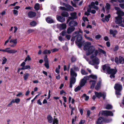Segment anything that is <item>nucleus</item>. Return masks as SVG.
Returning <instances> with one entry per match:
<instances>
[{
	"label": "nucleus",
	"instance_id": "30",
	"mask_svg": "<svg viewBox=\"0 0 124 124\" xmlns=\"http://www.w3.org/2000/svg\"><path fill=\"white\" fill-rule=\"evenodd\" d=\"M91 8H93L97 11H98V10L99 9L98 7L94 5V2H92L91 4Z\"/></svg>",
	"mask_w": 124,
	"mask_h": 124
},
{
	"label": "nucleus",
	"instance_id": "34",
	"mask_svg": "<svg viewBox=\"0 0 124 124\" xmlns=\"http://www.w3.org/2000/svg\"><path fill=\"white\" fill-rule=\"evenodd\" d=\"M101 81H99L97 83V85L95 88V89L96 90H98L99 89L101 85Z\"/></svg>",
	"mask_w": 124,
	"mask_h": 124
},
{
	"label": "nucleus",
	"instance_id": "10",
	"mask_svg": "<svg viewBox=\"0 0 124 124\" xmlns=\"http://www.w3.org/2000/svg\"><path fill=\"white\" fill-rule=\"evenodd\" d=\"M60 4L61 5H62L65 6L66 8L67 11H73L74 10V8L69 5L64 3H63L62 4L61 3Z\"/></svg>",
	"mask_w": 124,
	"mask_h": 124
},
{
	"label": "nucleus",
	"instance_id": "3",
	"mask_svg": "<svg viewBox=\"0 0 124 124\" xmlns=\"http://www.w3.org/2000/svg\"><path fill=\"white\" fill-rule=\"evenodd\" d=\"M82 39V36L81 35H78L77 37L75 42L76 45L80 47H81L83 43L85 42L84 41L82 42L81 40Z\"/></svg>",
	"mask_w": 124,
	"mask_h": 124
},
{
	"label": "nucleus",
	"instance_id": "18",
	"mask_svg": "<svg viewBox=\"0 0 124 124\" xmlns=\"http://www.w3.org/2000/svg\"><path fill=\"white\" fill-rule=\"evenodd\" d=\"M70 75L71 77H77V74L74 71L73 69L71 68L70 69Z\"/></svg>",
	"mask_w": 124,
	"mask_h": 124
},
{
	"label": "nucleus",
	"instance_id": "7",
	"mask_svg": "<svg viewBox=\"0 0 124 124\" xmlns=\"http://www.w3.org/2000/svg\"><path fill=\"white\" fill-rule=\"evenodd\" d=\"M88 78L89 77H88V76H86L84 77V78L80 81L79 85L81 86L82 87L84 86L86 83L87 80Z\"/></svg>",
	"mask_w": 124,
	"mask_h": 124
},
{
	"label": "nucleus",
	"instance_id": "59",
	"mask_svg": "<svg viewBox=\"0 0 124 124\" xmlns=\"http://www.w3.org/2000/svg\"><path fill=\"white\" fill-rule=\"evenodd\" d=\"M119 47L117 46H116L114 49V51H117Z\"/></svg>",
	"mask_w": 124,
	"mask_h": 124
},
{
	"label": "nucleus",
	"instance_id": "39",
	"mask_svg": "<svg viewBox=\"0 0 124 124\" xmlns=\"http://www.w3.org/2000/svg\"><path fill=\"white\" fill-rule=\"evenodd\" d=\"M88 77L89 78L90 77L93 79L95 80L97 78V76L96 75L93 74L89 75Z\"/></svg>",
	"mask_w": 124,
	"mask_h": 124
},
{
	"label": "nucleus",
	"instance_id": "9",
	"mask_svg": "<svg viewBox=\"0 0 124 124\" xmlns=\"http://www.w3.org/2000/svg\"><path fill=\"white\" fill-rule=\"evenodd\" d=\"M94 93L96 96L98 98H100L101 97H102L104 99H105L106 96V94L105 93H98L96 92H95Z\"/></svg>",
	"mask_w": 124,
	"mask_h": 124
},
{
	"label": "nucleus",
	"instance_id": "64",
	"mask_svg": "<svg viewBox=\"0 0 124 124\" xmlns=\"http://www.w3.org/2000/svg\"><path fill=\"white\" fill-rule=\"evenodd\" d=\"M119 5L122 8H124V3L120 4Z\"/></svg>",
	"mask_w": 124,
	"mask_h": 124
},
{
	"label": "nucleus",
	"instance_id": "54",
	"mask_svg": "<svg viewBox=\"0 0 124 124\" xmlns=\"http://www.w3.org/2000/svg\"><path fill=\"white\" fill-rule=\"evenodd\" d=\"M34 31V29H30L28 30L27 32L28 34H30Z\"/></svg>",
	"mask_w": 124,
	"mask_h": 124
},
{
	"label": "nucleus",
	"instance_id": "2",
	"mask_svg": "<svg viewBox=\"0 0 124 124\" xmlns=\"http://www.w3.org/2000/svg\"><path fill=\"white\" fill-rule=\"evenodd\" d=\"M114 88L116 90V94L121 95V93H120V91L122 89V86L121 85L119 84H116L115 85Z\"/></svg>",
	"mask_w": 124,
	"mask_h": 124
},
{
	"label": "nucleus",
	"instance_id": "41",
	"mask_svg": "<svg viewBox=\"0 0 124 124\" xmlns=\"http://www.w3.org/2000/svg\"><path fill=\"white\" fill-rule=\"evenodd\" d=\"M58 121L57 118H54L53 119V124H58Z\"/></svg>",
	"mask_w": 124,
	"mask_h": 124
},
{
	"label": "nucleus",
	"instance_id": "42",
	"mask_svg": "<svg viewBox=\"0 0 124 124\" xmlns=\"http://www.w3.org/2000/svg\"><path fill=\"white\" fill-rule=\"evenodd\" d=\"M99 51L100 52L102 53L103 54H104L105 56H106V53L104 50L101 49H99Z\"/></svg>",
	"mask_w": 124,
	"mask_h": 124
},
{
	"label": "nucleus",
	"instance_id": "61",
	"mask_svg": "<svg viewBox=\"0 0 124 124\" xmlns=\"http://www.w3.org/2000/svg\"><path fill=\"white\" fill-rule=\"evenodd\" d=\"M87 116H89L91 113V111L89 110H87Z\"/></svg>",
	"mask_w": 124,
	"mask_h": 124
},
{
	"label": "nucleus",
	"instance_id": "33",
	"mask_svg": "<svg viewBox=\"0 0 124 124\" xmlns=\"http://www.w3.org/2000/svg\"><path fill=\"white\" fill-rule=\"evenodd\" d=\"M103 118L102 117H100L98 119L96 122V124H101L103 121Z\"/></svg>",
	"mask_w": 124,
	"mask_h": 124
},
{
	"label": "nucleus",
	"instance_id": "62",
	"mask_svg": "<svg viewBox=\"0 0 124 124\" xmlns=\"http://www.w3.org/2000/svg\"><path fill=\"white\" fill-rule=\"evenodd\" d=\"M58 49H57L55 48L54 49H53L51 50V51L53 52H54L57 51H58Z\"/></svg>",
	"mask_w": 124,
	"mask_h": 124
},
{
	"label": "nucleus",
	"instance_id": "21",
	"mask_svg": "<svg viewBox=\"0 0 124 124\" xmlns=\"http://www.w3.org/2000/svg\"><path fill=\"white\" fill-rule=\"evenodd\" d=\"M70 15L71 16V17H69V18L70 19H76L77 17V13L75 12L70 13Z\"/></svg>",
	"mask_w": 124,
	"mask_h": 124
},
{
	"label": "nucleus",
	"instance_id": "48",
	"mask_svg": "<svg viewBox=\"0 0 124 124\" xmlns=\"http://www.w3.org/2000/svg\"><path fill=\"white\" fill-rule=\"evenodd\" d=\"M84 36L86 39H88L90 41H92L93 40V39L92 38L87 37L86 36V34H85Z\"/></svg>",
	"mask_w": 124,
	"mask_h": 124
},
{
	"label": "nucleus",
	"instance_id": "28",
	"mask_svg": "<svg viewBox=\"0 0 124 124\" xmlns=\"http://www.w3.org/2000/svg\"><path fill=\"white\" fill-rule=\"evenodd\" d=\"M110 34L113 35V37H115L117 33V31L116 30H109Z\"/></svg>",
	"mask_w": 124,
	"mask_h": 124
},
{
	"label": "nucleus",
	"instance_id": "6",
	"mask_svg": "<svg viewBox=\"0 0 124 124\" xmlns=\"http://www.w3.org/2000/svg\"><path fill=\"white\" fill-rule=\"evenodd\" d=\"M115 22L116 24H118L119 26H121V25H122L123 23V18L121 16H117L115 17Z\"/></svg>",
	"mask_w": 124,
	"mask_h": 124
},
{
	"label": "nucleus",
	"instance_id": "53",
	"mask_svg": "<svg viewBox=\"0 0 124 124\" xmlns=\"http://www.w3.org/2000/svg\"><path fill=\"white\" fill-rule=\"evenodd\" d=\"M13 12L14 14L15 15L17 16L18 15V11L16 10H13Z\"/></svg>",
	"mask_w": 124,
	"mask_h": 124
},
{
	"label": "nucleus",
	"instance_id": "44",
	"mask_svg": "<svg viewBox=\"0 0 124 124\" xmlns=\"http://www.w3.org/2000/svg\"><path fill=\"white\" fill-rule=\"evenodd\" d=\"M31 25L33 26H35L36 25V23L35 21H33L30 23Z\"/></svg>",
	"mask_w": 124,
	"mask_h": 124
},
{
	"label": "nucleus",
	"instance_id": "51",
	"mask_svg": "<svg viewBox=\"0 0 124 124\" xmlns=\"http://www.w3.org/2000/svg\"><path fill=\"white\" fill-rule=\"evenodd\" d=\"M79 32L78 31H77L75 32L72 34V35L74 37H75L78 34Z\"/></svg>",
	"mask_w": 124,
	"mask_h": 124
},
{
	"label": "nucleus",
	"instance_id": "32",
	"mask_svg": "<svg viewBox=\"0 0 124 124\" xmlns=\"http://www.w3.org/2000/svg\"><path fill=\"white\" fill-rule=\"evenodd\" d=\"M51 51L50 50H47V49L45 50L42 52L43 54H50Z\"/></svg>",
	"mask_w": 124,
	"mask_h": 124
},
{
	"label": "nucleus",
	"instance_id": "45",
	"mask_svg": "<svg viewBox=\"0 0 124 124\" xmlns=\"http://www.w3.org/2000/svg\"><path fill=\"white\" fill-rule=\"evenodd\" d=\"M72 69L74 71L75 70L76 71H79V68L75 65L73 67Z\"/></svg>",
	"mask_w": 124,
	"mask_h": 124
},
{
	"label": "nucleus",
	"instance_id": "56",
	"mask_svg": "<svg viewBox=\"0 0 124 124\" xmlns=\"http://www.w3.org/2000/svg\"><path fill=\"white\" fill-rule=\"evenodd\" d=\"M59 8L63 10L67 11L66 8L63 7H59Z\"/></svg>",
	"mask_w": 124,
	"mask_h": 124
},
{
	"label": "nucleus",
	"instance_id": "46",
	"mask_svg": "<svg viewBox=\"0 0 124 124\" xmlns=\"http://www.w3.org/2000/svg\"><path fill=\"white\" fill-rule=\"evenodd\" d=\"M112 108V106L110 104H108L106 105L105 108L107 109H110Z\"/></svg>",
	"mask_w": 124,
	"mask_h": 124
},
{
	"label": "nucleus",
	"instance_id": "58",
	"mask_svg": "<svg viewBox=\"0 0 124 124\" xmlns=\"http://www.w3.org/2000/svg\"><path fill=\"white\" fill-rule=\"evenodd\" d=\"M83 19L84 22H85V21H89L87 17H85L84 16L83 17Z\"/></svg>",
	"mask_w": 124,
	"mask_h": 124
},
{
	"label": "nucleus",
	"instance_id": "5",
	"mask_svg": "<svg viewBox=\"0 0 124 124\" xmlns=\"http://www.w3.org/2000/svg\"><path fill=\"white\" fill-rule=\"evenodd\" d=\"M10 49L9 48H7L5 49H0V51H2L4 52H6L9 54H14L17 52V50L14 49L9 50Z\"/></svg>",
	"mask_w": 124,
	"mask_h": 124
},
{
	"label": "nucleus",
	"instance_id": "20",
	"mask_svg": "<svg viewBox=\"0 0 124 124\" xmlns=\"http://www.w3.org/2000/svg\"><path fill=\"white\" fill-rule=\"evenodd\" d=\"M36 15V13L33 11H30L28 13V16L30 18H32L35 17Z\"/></svg>",
	"mask_w": 124,
	"mask_h": 124
},
{
	"label": "nucleus",
	"instance_id": "13",
	"mask_svg": "<svg viewBox=\"0 0 124 124\" xmlns=\"http://www.w3.org/2000/svg\"><path fill=\"white\" fill-rule=\"evenodd\" d=\"M76 78L73 77H71L70 79V87L72 88V85H74L76 82Z\"/></svg>",
	"mask_w": 124,
	"mask_h": 124
},
{
	"label": "nucleus",
	"instance_id": "52",
	"mask_svg": "<svg viewBox=\"0 0 124 124\" xmlns=\"http://www.w3.org/2000/svg\"><path fill=\"white\" fill-rule=\"evenodd\" d=\"M20 99L19 98H16L15 99V103L18 104L20 102Z\"/></svg>",
	"mask_w": 124,
	"mask_h": 124
},
{
	"label": "nucleus",
	"instance_id": "12",
	"mask_svg": "<svg viewBox=\"0 0 124 124\" xmlns=\"http://www.w3.org/2000/svg\"><path fill=\"white\" fill-rule=\"evenodd\" d=\"M44 59L45 61L44 65L47 69H48L49 68V66L47 55H46L44 57Z\"/></svg>",
	"mask_w": 124,
	"mask_h": 124
},
{
	"label": "nucleus",
	"instance_id": "49",
	"mask_svg": "<svg viewBox=\"0 0 124 124\" xmlns=\"http://www.w3.org/2000/svg\"><path fill=\"white\" fill-rule=\"evenodd\" d=\"M83 97H85V101L88 100L89 98V96H87L86 94H84L82 96Z\"/></svg>",
	"mask_w": 124,
	"mask_h": 124
},
{
	"label": "nucleus",
	"instance_id": "8",
	"mask_svg": "<svg viewBox=\"0 0 124 124\" xmlns=\"http://www.w3.org/2000/svg\"><path fill=\"white\" fill-rule=\"evenodd\" d=\"M101 114L105 116H113V114L112 111H110L103 110L101 111Z\"/></svg>",
	"mask_w": 124,
	"mask_h": 124
},
{
	"label": "nucleus",
	"instance_id": "24",
	"mask_svg": "<svg viewBox=\"0 0 124 124\" xmlns=\"http://www.w3.org/2000/svg\"><path fill=\"white\" fill-rule=\"evenodd\" d=\"M46 20L47 22L48 23H51L54 22L53 20L49 17H48L46 18Z\"/></svg>",
	"mask_w": 124,
	"mask_h": 124
},
{
	"label": "nucleus",
	"instance_id": "1",
	"mask_svg": "<svg viewBox=\"0 0 124 124\" xmlns=\"http://www.w3.org/2000/svg\"><path fill=\"white\" fill-rule=\"evenodd\" d=\"M84 50L86 51V55H89L94 52V54H92L90 56L91 59H94L97 56L98 53V50H95L94 46L91 45V44L90 42H85L84 43Z\"/></svg>",
	"mask_w": 124,
	"mask_h": 124
},
{
	"label": "nucleus",
	"instance_id": "57",
	"mask_svg": "<svg viewBox=\"0 0 124 124\" xmlns=\"http://www.w3.org/2000/svg\"><path fill=\"white\" fill-rule=\"evenodd\" d=\"M71 37V36L70 35H67L66 36V38L68 40H70Z\"/></svg>",
	"mask_w": 124,
	"mask_h": 124
},
{
	"label": "nucleus",
	"instance_id": "17",
	"mask_svg": "<svg viewBox=\"0 0 124 124\" xmlns=\"http://www.w3.org/2000/svg\"><path fill=\"white\" fill-rule=\"evenodd\" d=\"M57 20L61 22H63L65 20V18L61 16L57 15L56 16Z\"/></svg>",
	"mask_w": 124,
	"mask_h": 124
},
{
	"label": "nucleus",
	"instance_id": "37",
	"mask_svg": "<svg viewBox=\"0 0 124 124\" xmlns=\"http://www.w3.org/2000/svg\"><path fill=\"white\" fill-rule=\"evenodd\" d=\"M62 16L63 17H67L69 15L68 13L66 12H63L61 14Z\"/></svg>",
	"mask_w": 124,
	"mask_h": 124
},
{
	"label": "nucleus",
	"instance_id": "29",
	"mask_svg": "<svg viewBox=\"0 0 124 124\" xmlns=\"http://www.w3.org/2000/svg\"><path fill=\"white\" fill-rule=\"evenodd\" d=\"M105 8L107 11V13H108L110 8V5L109 3H107L106 4V6Z\"/></svg>",
	"mask_w": 124,
	"mask_h": 124
},
{
	"label": "nucleus",
	"instance_id": "55",
	"mask_svg": "<svg viewBox=\"0 0 124 124\" xmlns=\"http://www.w3.org/2000/svg\"><path fill=\"white\" fill-rule=\"evenodd\" d=\"M101 37V35L98 34L95 36V38L96 39H99Z\"/></svg>",
	"mask_w": 124,
	"mask_h": 124
},
{
	"label": "nucleus",
	"instance_id": "36",
	"mask_svg": "<svg viewBox=\"0 0 124 124\" xmlns=\"http://www.w3.org/2000/svg\"><path fill=\"white\" fill-rule=\"evenodd\" d=\"M40 8V5L38 3H37L35 4L34 6V9L36 10H39Z\"/></svg>",
	"mask_w": 124,
	"mask_h": 124
},
{
	"label": "nucleus",
	"instance_id": "38",
	"mask_svg": "<svg viewBox=\"0 0 124 124\" xmlns=\"http://www.w3.org/2000/svg\"><path fill=\"white\" fill-rule=\"evenodd\" d=\"M82 87L80 86V85H78L77 87L75 88L74 89L75 91V92H77L78 91L80 90Z\"/></svg>",
	"mask_w": 124,
	"mask_h": 124
},
{
	"label": "nucleus",
	"instance_id": "40",
	"mask_svg": "<svg viewBox=\"0 0 124 124\" xmlns=\"http://www.w3.org/2000/svg\"><path fill=\"white\" fill-rule=\"evenodd\" d=\"M110 17V14H108L107 15H106L105 16V18L106 19V21L107 22H108L109 21V18Z\"/></svg>",
	"mask_w": 124,
	"mask_h": 124
},
{
	"label": "nucleus",
	"instance_id": "50",
	"mask_svg": "<svg viewBox=\"0 0 124 124\" xmlns=\"http://www.w3.org/2000/svg\"><path fill=\"white\" fill-rule=\"evenodd\" d=\"M7 60L6 58L5 57H4L2 59V64H5L7 61Z\"/></svg>",
	"mask_w": 124,
	"mask_h": 124
},
{
	"label": "nucleus",
	"instance_id": "22",
	"mask_svg": "<svg viewBox=\"0 0 124 124\" xmlns=\"http://www.w3.org/2000/svg\"><path fill=\"white\" fill-rule=\"evenodd\" d=\"M78 25V23L76 21L72 20L70 21L69 23V25L70 27H75Z\"/></svg>",
	"mask_w": 124,
	"mask_h": 124
},
{
	"label": "nucleus",
	"instance_id": "11",
	"mask_svg": "<svg viewBox=\"0 0 124 124\" xmlns=\"http://www.w3.org/2000/svg\"><path fill=\"white\" fill-rule=\"evenodd\" d=\"M115 8L117 11L116 13L118 15V16H124V12L121 11L119 8L115 7Z\"/></svg>",
	"mask_w": 124,
	"mask_h": 124
},
{
	"label": "nucleus",
	"instance_id": "35",
	"mask_svg": "<svg viewBox=\"0 0 124 124\" xmlns=\"http://www.w3.org/2000/svg\"><path fill=\"white\" fill-rule=\"evenodd\" d=\"M30 75L29 73L25 72L23 78L25 80H27L28 79Z\"/></svg>",
	"mask_w": 124,
	"mask_h": 124
},
{
	"label": "nucleus",
	"instance_id": "14",
	"mask_svg": "<svg viewBox=\"0 0 124 124\" xmlns=\"http://www.w3.org/2000/svg\"><path fill=\"white\" fill-rule=\"evenodd\" d=\"M102 69L105 72L106 71L107 73H110L109 70L110 69V68L109 65L105 64L102 66Z\"/></svg>",
	"mask_w": 124,
	"mask_h": 124
},
{
	"label": "nucleus",
	"instance_id": "60",
	"mask_svg": "<svg viewBox=\"0 0 124 124\" xmlns=\"http://www.w3.org/2000/svg\"><path fill=\"white\" fill-rule=\"evenodd\" d=\"M66 33V32L65 31H63L60 34L61 35L63 36H64L65 35Z\"/></svg>",
	"mask_w": 124,
	"mask_h": 124
},
{
	"label": "nucleus",
	"instance_id": "16",
	"mask_svg": "<svg viewBox=\"0 0 124 124\" xmlns=\"http://www.w3.org/2000/svg\"><path fill=\"white\" fill-rule=\"evenodd\" d=\"M17 39H11L10 41V42L11 44H13L10 45L12 47H14L16 46L17 43Z\"/></svg>",
	"mask_w": 124,
	"mask_h": 124
},
{
	"label": "nucleus",
	"instance_id": "23",
	"mask_svg": "<svg viewBox=\"0 0 124 124\" xmlns=\"http://www.w3.org/2000/svg\"><path fill=\"white\" fill-rule=\"evenodd\" d=\"M89 83L91 85V88H93L96 82V80H91L89 81Z\"/></svg>",
	"mask_w": 124,
	"mask_h": 124
},
{
	"label": "nucleus",
	"instance_id": "27",
	"mask_svg": "<svg viewBox=\"0 0 124 124\" xmlns=\"http://www.w3.org/2000/svg\"><path fill=\"white\" fill-rule=\"evenodd\" d=\"M59 28L60 30H62L66 29L67 25L65 23H62L59 25Z\"/></svg>",
	"mask_w": 124,
	"mask_h": 124
},
{
	"label": "nucleus",
	"instance_id": "31",
	"mask_svg": "<svg viewBox=\"0 0 124 124\" xmlns=\"http://www.w3.org/2000/svg\"><path fill=\"white\" fill-rule=\"evenodd\" d=\"M109 71L110 72V73H108V74H115L117 72V70L116 68L115 69H110Z\"/></svg>",
	"mask_w": 124,
	"mask_h": 124
},
{
	"label": "nucleus",
	"instance_id": "47",
	"mask_svg": "<svg viewBox=\"0 0 124 124\" xmlns=\"http://www.w3.org/2000/svg\"><path fill=\"white\" fill-rule=\"evenodd\" d=\"M81 72L83 75H85L88 74V73L87 72H86L85 70L83 69H82L81 70Z\"/></svg>",
	"mask_w": 124,
	"mask_h": 124
},
{
	"label": "nucleus",
	"instance_id": "4",
	"mask_svg": "<svg viewBox=\"0 0 124 124\" xmlns=\"http://www.w3.org/2000/svg\"><path fill=\"white\" fill-rule=\"evenodd\" d=\"M115 61L117 64H118L119 63L123 64L124 63V58L121 56H119L118 58L117 57H116Z\"/></svg>",
	"mask_w": 124,
	"mask_h": 124
},
{
	"label": "nucleus",
	"instance_id": "25",
	"mask_svg": "<svg viewBox=\"0 0 124 124\" xmlns=\"http://www.w3.org/2000/svg\"><path fill=\"white\" fill-rule=\"evenodd\" d=\"M47 118L48 123H51L53 122V118L51 116L48 115L47 116Z\"/></svg>",
	"mask_w": 124,
	"mask_h": 124
},
{
	"label": "nucleus",
	"instance_id": "26",
	"mask_svg": "<svg viewBox=\"0 0 124 124\" xmlns=\"http://www.w3.org/2000/svg\"><path fill=\"white\" fill-rule=\"evenodd\" d=\"M92 61L94 64H98L100 63V61L99 59L97 57H96L94 58L93 60Z\"/></svg>",
	"mask_w": 124,
	"mask_h": 124
},
{
	"label": "nucleus",
	"instance_id": "19",
	"mask_svg": "<svg viewBox=\"0 0 124 124\" xmlns=\"http://www.w3.org/2000/svg\"><path fill=\"white\" fill-rule=\"evenodd\" d=\"M75 28L74 27H68L67 29V33L68 34H70L71 33L75 30Z\"/></svg>",
	"mask_w": 124,
	"mask_h": 124
},
{
	"label": "nucleus",
	"instance_id": "63",
	"mask_svg": "<svg viewBox=\"0 0 124 124\" xmlns=\"http://www.w3.org/2000/svg\"><path fill=\"white\" fill-rule=\"evenodd\" d=\"M76 60V58L74 56H72L71 58V61L72 62H74Z\"/></svg>",
	"mask_w": 124,
	"mask_h": 124
},
{
	"label": "nucleus",
	"instance_id": "15",
	"mask_svg": "<svg viewBox=\"0 0 124 124\" xmlns=\"http://www.w3.org/2000/svg\"><path fill=\"white\" fill-rule=\"evenodd\" d=\"M26 63L25 62H23L20 64V66L22 67L23 70L27 69H31L30 66L29 65H25Z\"/></svg>",
	"mask_w": 124,
	"mask_h": 124
},
{
	"label": "nucleus",
	"instance_id": "43",
	"mask_svg": "<svg viewBox=\"0 0 124 124\" xmlns=\"http://www.w3.org/2000/svg\"><path fill=\"white\" fill-rule=\"evenodd\" d=\"M31 60V58L29 55H28L25 58V59L24 60V62H26L27 61H30Z\"/></svg>",
	"mask_w": 124,
	"mask_h": 124
}]
</instances>
